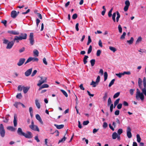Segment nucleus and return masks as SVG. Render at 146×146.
I'll list each match as a JSON object with an SVG mask.
<instances>
[{
  "mask_svg": "<svg viewBox=\"0 0 146 146\" xmlns=\"http://www.w3.org/2000/svg\"><path fill=\"white\" fill-rule=\"evenodd\" d=\"M43 63L46 65H47V62L46 61V59L45 58H44L43 59Z\"/></svg>",
  "mask_w": 146,
  "mask_h": 146,
  "instance_id": "59",
  "label": "nucleus"
},
{
  "mask_svg": "<svg viewBox=\"0 0 146 146\" xmlns=\"http://www.w3.org/2000/svg\"><path fill=\"white\" fill-rule=\"evenodd\" d=\"M135 90L133 89H131L129 90V93L131 95H133L134 93V91Z\"/></svg>",
  "mask_w": 146,
  "mask_h": 146,
  "instance_id": "53",
  "label": "nucleus"
},
{
  "mask_svg": "<svg viewBox=\"0 0 146 146\" xmlns=\"http://www.w3.org/2000/svg\"><path fill=\"white\" fill-rule=\"evenodd\" d=\"M137 141L138 142L140 143L141 141V138H140V135L138 134L136 135Z\"/></svg>",
  "mask_w": 146,
  "mask_h": 146,
  "instance_id": "29",
  "label": "nucleus"
},
{
  "mask_svg": "<svg viewBox=\"0 0 146 146\" xmlns=\"http://www.w3.org/2000/svg\"><path fill=\"white\" fill-rule=\"evenodd\" d=\"M118 30L120 33H121L122 32V29L120 25H118Z\"/></svg>",
  "mask_w": 146,
  "mask_h": 146,
  "instance_id": "52",
  "label": "nucleus"
},
{
  "mask_svg": "<svg viewBox=\"0 0 146 146\" xmlns=\"http://www.w3.org/2000/svg\"><path fill=\"white\" fill-rule=\"evenodd\" d=\"M38 59L37 58H33L32 57H30L27 60L26 62L25 63V64H27L31 61H33V62H37L38 61Z\"/></svg>",
  "mask_w": 146,
  "mask_h": 146,
  "instance_id": "7",
  "label": "nucleus"
},
{
  "mask_svg": "<svg viewBox=\"0 0 146 146\" xmlns=\"http://www.w3.org/2000/svg\"><path fill=\"white\" fill-rule=\"evenodd\" d=\"M141 40H142L141 37V36L139 37L136 41V44H138L139 42H140L141 41Z\"/></svg>",
  "mask_w": 146,
  "mask_h": 146,
  "instance_id": "39",
  "label": "nucleus"
},
{
  "mask_svg": "<svg viewBox=\"0 0 146 146\" xmlns=\"http://www.w3.org/2000/svg\"><path fill=\"white\" fill-rule=\"evenodd\" d=\"M8 42H9V41L8 40L4 39L3 40V43L4 44H6Z\"/></svg>",
  "mask_w": 146,
  "mask_h": 146,
  "instance_id": "63",
  "label": "nucleus"
},
{
  "mask_svg": "<svg viewBox=\"0 0 146 146\" xmlns=\"http://www.w3.org/2000/svg\"><path fill=\"white\" fill-rule=\"evenodd\" d=\"M115 75L119 78H121L122 76H123V73H119L118 74H115Z\"/></svg>",
  "mask_w": 146,
  "mask_h": 146,
  "instance_id": "36",
  "label": "nucleus"
},
{
  "mask_svg": "<svg viewBox=\"0 0 146 146\" xmlns=\"http://www.w3.org/2000/svg\"><path fill=\"white\" fill-rule=\"evenodd\" d=\"M101 53V51L100 50H97L96 53V55L97 56H100Z\"/></svg>",
  "mask_w": 146,
  "mask_h": 146,
  "instance_id": "49",
  "label": "nucleus"
},
{
  "mask_svg": "<svg viewBox=\"0 0 146 146\" xmlns=\"http://www.w3.org/2000/svg\"><path fill=\"white\" fill-rule=\"evenodd\" d=\"M8 33L14 35H19V34L18 31L13 30L9 31H8Z\"/></svg>",
  "mask_w": 146,
  "mask_h": 146,
  "instance_id": "14",
  "label": "nucleus"
},
{
  "mask_svg": "<svg viewBox=\"0 0 146 146\" xmlns=\"http://www.w3.org/2000/svg\"><path fill=\"white\" fill-rule=\"evenodd\" d=\"M33 53L34 55H36V56H38L39 52L37 50L35 49L33 51Z\"/></svg>",
  "mask_w": 146,
  "mask_h": 146,
  "instance_id": "31",
  "label": "nucleus"
},
{
  "mask_svg": "<svg viewBox=\"0 0 146 146\" xmlns=\"http://www.w3.org/2000/svg\"><path fill=\"white\" fill-rule=\"evenodd\" d=\"M123 130L121 129H119L117 131V133L118 135H120L123 133Z\"/></svg>",
  "mask_w": 146,
  "mask_h": 146,
  "instance_id": "45",
  "label": "nucleus"
},
{
  "mask_svg": "<svg viewBox=\"0 0 146 146\" xmlns=\"http://www.w3.org/2000/svg\"><path fill=\"white\" fill-rule=\"evenodd\" d=\"M66 139V138L65 136H64L62 139H61L59 140L58 142V143L62 142H63L65 141Z\"/></svg>",
  "mask_w": 146,
  "mask_h": 146,
  "instance_id": "50",
  "label": "nucleus"
},
{
  "mask_svg": "<svg viewBox=\"0 0 146 146\" xmlns=\"http://www.w3.org/2000/svg\"><path fill=\"white\" fill-rule=\"evenodd\" d=\"M122 104H119L117 106V108L118 109H120L122 107Z\"/></svg>",
  "mask_w": 146,
  "mask_h": 146,
  "instance_id": "60",
  "label": "nucleus"
},
{
  "mask_svg": "<svg viewBox=\"0 0 146 146\" xmlns=\"http://www.w3.org/2000/svg\"><path fill=\"white\" fill-rule=\"evenodd\" d=\"M116 13H113V15L112 16V19L114 21V22H115V17H116Z\"/></svg>",
  "mask_w": 146,
  "mask_h": 146,
  "instance_id": "33",
  "label": "nucleus"
},
{
  "mask_svg": "<svg viewBox=\"0 0 146 146\" xmlns=\"http://www.w3.org/2000/svg\"><path fill=\"white\" fill-rule=\"evenodd\" d=\"M27 35L26 33H21L20 35L15 36L13 41H14V43L15 41L18 43L19 40L26 39L27 38Z\"/></svg>",
  "mask_w": 146,
  "mask_h": 146,
  "instance_id": "1",
  "label": "nucleus"
},
{
  "mask_svg": "<svg viewBox=\"0 0 146 146\" xmlns=\"http://www.w3.org/2000/svg\"><path fill=\"white\" fill-rule=\"evenodd\" d=\"M89 123V121H84L83 123L84 125H86Z\"/></svg>",
  "mask_w": 146,
  "mask_h": 146,
  "instance_id": "61",
  "label": "nucleus"
},
{
  "mask_svg": "<svg viewBox=\"0 0 146 146\" xmlns=\"http://www.w3.org/2000/svg\"><path fill=\"white\" fill-rule=\"evenodd\" d=\"M125 6L124 8V10L125 11H127L130 5V3L129 0H126L125 2Z\"/></svg>",
  "mask_w": 146,
  "mask_h": 146,
  "instance_id": "10",
  "label": "nucleus"
},
{
  "mask_svg": "<svg viewBox=\"0 0 146 146\" xmlns=\"http://www.w3.org/2000/svg\"><path fill=\"white\" fill-rule=\"evenodd\" d=\"M113 10V8H112L109 11L108 13V16L109 17H111L112 16L111 13Z\"/></svg>",
  "mask_w": 146,
  "mask_h": 146,
  "instance_id": "46",
  "label": "nucleus"
},
{
  "mask_svg": "<svg viewBox=\"0 0 146 146\" xmlns=\"http://www.w3.org/2000/svg\"><path fill=\"white\" fill-rule=\"evenodd\" d=\"M127 135L128 137L130 138L132 137L131 133V129L130 127H128L127 129Z\"/></svg>",
  "mask_w": 146,
  "mask_h": 146,
  "instance_id": "12",
  "label": "nucleus"
},
{
  "mask_svg": "<svg viewBox=\"0 0 146 146\" xmlns=\"http://www.w3.org/2000/svg\"><path fill=\"white\" fill-rule=\"evenodd\" d=\"M25 50V48L24 47H23L19 50V52L20 53H21L24 51Z\"/></svg>",
  "mask_w": 146,
  "mask_h": 146,
  "instance_id": "62",
  "label": "nucleus"
},
{
  "mask_svg": "<svg viewBox=\"0 0 146 146\" xmlns=\"http://www.w3.org/2000/svg\"><path fill=\"white\" fill-rule=\"evenodd\" d=\"M29 88V87H24L23 88V91L25 94L26 93Z\"/></svg>",
  "mask_w": 146,
  "mask_h": 146,
  "instance_id": "26",
  "label": "nucleus"
},
{
  "mask_svg": "<svg viewBox=\"0 0 146 146\" xmlns=\"http://www.w3.org/2000/svg\"><path fill=\"white\" fill-rule=\"evenodd\" d=\"M63 93V94L66 97H67L68 96V95L67 93L64 90H60Z\"/></svg>",
  "mask_w": 146,
  "mask_h": 146,
  "instance_id": "40",
  "label": "nucleus"
},
{
  "mask_svg": "<svg viewBox=\"0 0 146 146\" xmlns=\"http://www.w3.org/2000/svg\"><path fill=\"white\" fill-rule=\"evenodd\" d=\"M117 17H116V21L117 22H118L119 21V18L120 17V15L118 11H117L116 12Z\"/></svg>",
  "mask_w": 146,
  "mask_h": 146,
  "instance_id": "27",
  "label": "nucleus"
},
{
  "mask_svg": "<svg viewBox=\"0 0 146 146\" xmlns=\"http://www.w3.org/2000/svg\"><path fill=\"white\" fill-rule=\"evenodd\" d=\"M16 97L18 99H21L22 97V96L21 93H19L17 95Z\"/></svg>",
  "mask_w": 146,
  "mask_h": 146,
  "instance_id": "43",
  "label": "nucleus"
},
{
  "mask_svg": "<svg viewBox=\"0 0 146 146\" xmlns=\"http://www.w3.org/2000/svg\"><path fill=\"white\" fill-rule=\"evenodd\" d=\"M9 115H8L6 116L5 117V119L3 120V122L5 123H7L9 121Z\"/></svg>",
  "mask_w": 146,
  "mask_h": 146,
  "instance_id": "48",
  "label": "nucleus"
},
{
  "mask_svg": "<svg viewBox=\"0 0 146 146\" xmlns=\"http://www.w3.org/2000/svg\"><path fill=\"white\" fill-rule=\"evenodd\" d=\"M120 100L119 98L117 99L114 102V104L117 105L119 103V101Z\"/></svg>",
  "mask_w": 146,
  "mask_h": 146,
  "instance_id": "58",
  "label": "nucleus"
},
{
  "mask_svg": "<svg viewBox=\"0 0 146 146\" xmlns=\"http://www.w3.org/2000/svg\"><path fill=\"white\" fill-rule=\"evenodd\" d=\"M17 15V14L16 11H13L11 13V16L13 18H15Z\"/></svg>",
  "mask_w": 146,
  "mask_h": 146,
  "instance_id": "15",
  "label": "nucleus"
},
{
  "mask_svg": "<svg viewBox=\"0 0 146 146\" xmlns=\"http://www.w3.org/2000/svg\"><path fill=\"white\" fill-rule=\"evenodd\" d=\"M119 113V111L118 110H117L115 112V114L116 115H118Z\"/></svg>",
  "mask_w": 146,
  "mask_h": 146,
  "instance_id": "64",
  "label": "nucleus"
},
{
  "mask_svg": "<svg viewBox=\"0 0 146 146\" xmlns=\"http://www.w3.org/2000/svg\"><path fill=\"white\" fill-rule=\"evenodd\" d=\"M144 94V93L143 92H141L138 88L136 89V98L137 100H138L140 99L142 101H143L145 98Z\"/></svg>",
  "mask_w": 146,
  "mask_h": 146,
  "instance_id": "2",
  "label": "nucleus"
},
{
  "mask_svg": "<svg viewBox=\"0 0 146 146\" xmlns=\"http://www.w3.org/2000/svg\"><path fill=\"white\" fill-rule=\"evenodd\" d=\"M36 117L37 119L38 120L41 124H43V122L42 119L38 114H37L36 115Z\"/></svg>",
  "mask_w": 146,
  "mask_h": 146,
  "instance_id": "20",
  "label": "nucleus"
},
{
  "mask_svg": "<svg viewBox=\"0 0 146 146\" xmlns=\"http://www.w3.org/2000/svg\"><path fill=\"white\" fill-rule=\"evenodd\" d=\"M77 15L75 13L72 16V18L73 19H76L77 17Z\"/></svg>",
  "mask_w": 146,
  "mask_h": 146,
  "instance_id": "56",
  "label": "nucleus"
},
{
  "mask_svg": "<svg viewBox=\"0 0 146 146\" xmlns=\"http://www.w3.org/2000/svg\"><path fill=\"white\" fill-rule=\"evenodd\" d=\"M49 87V86L47 84H43L42 86V88H48Z\"/></svg>",
  "mask_w": 146,
  "mask_h": 146,
  "instance_id": "54",
  "label": "nucleus"
},
{
  "mask_svg": "<svg viewBox=\"0 0 146 146\" xmlns=\"http://www.w3.org/2000/svg\"><path fill=\"white\" fill-rule=\"evenodd\" d=\"M92 49V47L91 45H90L89 46V47L88 49V54H89L91 52Z\"/></svg>",
  "mask_w": 146,
  "mask_h": 146,
  "instance_id": "44",
  "label": "nucleus"
},
{
  "mask_svg": "<svg viewBox=\"0 0 146 146\" xmlns=\"http://www.w3.org/2000/svg\"><path fill=\"white\" fill-rule=\"evenodd\" d=\"M108 96V93L107 92H105L104 94V96L103 97V99L104 101H106Z\"/></svg>",
  "mask_w": 146,
  "mask_h": 146,
  "instance_id": "30",
  "label": "nucleus"
},
{
  "mask_svg": "<svg viewBox=\"0 0 146 146\" xmlns=\"http://www.w3.org/2000/svg\"><path fill=\"white\" fill-rule=\"evenodd\" d=\"M104 80L105 81L107 79L108 75L107 72H105L104 73Z\"/></svg>",
  "mask_w": 146,
  "mask_h": 146,
  "instance_id": "37",
  "label": "nucleus"
},
{
  "mask_svg": "<svg viewBox=\"0 0 146 146\" xmlns=\"http://www.w3.org/2000/svg\"><path fill=\"white\" fill-rule=\"evenodd\" d=\"M144 88L141 89L142 92H143L144 95L146 96V82L143 83Z\"/></svg>",
  "mask_w": 146,
  "mask_h": 146,
  "instance_id": "18",
  "label": "nucleus"
},
{
  "mask_svg": "<svg viewBox=\"0 0 146 146\" xmlns=\"http://www.w3.org/2000/svg\"><path fill=\"white\" fill-rule=\"evenodd\" d=\"M20 104V102H16L13 105L16 108H18V106Z\"/></svg>",
  "mask_w": 146,
  "mask_h": 146,
  "instance_id": "42",
  "label": "nucleus"
},
{
  "mask_svg": "<svg viewBox=\"0 0 146 146\" xmlns=\"http://www.w3.org/2000/svg\"><path fill=\"white\" fill-rule=\"evenodd\" d=\"M118 135L116 132H114L112 135V138L113 139H115Z\"/></svg>",
  "mask_w": 146,
  "mask_h": 146,
  "instance_id": "24",
  "label": "nucleus"
},
{
  "mask_svg": "<svg viewBox=\"0 0 146 146\" xmlns=\"http://www.w3.org/2000/svg\"><path fill=\"white\" fill-rule=\"evenodd\" d=\"M100 77L98 76L96 82L92 81L90 84V85H92L93 87H95L97 85H98L99 82H100Z\"/></svg>",
  "mask_w": 146,
  "mask_h": 146,
  "instance_id": "4",
  "label": "nucleus"
},
{
  "mask_svg": "<svg viewBox=\"0 0 146 146\" xmlns=\"http://www.w3.org/2000/svg\"><path fill=\"white\" fill-rule=\"evenodd\" d=\"M120 95V92H117L115 93L113 96V98H115L118 97Z\"/></svg>",
  "mask_w": 146,
  "mask_h": 146,
  "instance_id": "41",
  "label": "nucleus"
},
{
  "mask_svg": "<svg viewBox=\"0 0 146 146\" xmlns=\"http://www.w3.org/2000/svg\"><path fill=\"white\" fill-rule=\"evenodd\" d=\"M32 70V68H31L28 70L25 73V75L26 76H29L31 74Z\"/></svg>",
  "mask_w": 146,
  "mask_h": 146,
  "instance_id": "16",
  "label": "nucleus"
},
{
  "mask_svg": "<svg viewBox=\"0 0 146 146\" xmlns=\"http://www.w3.org/2000/svg\"><path fill=\"white\" fill-rule=\"evenodd\" d=\"M34 35L33 33H31L29 35V40L30 43L31 45H33L34 43V40L33 38Z\"/></svg>",
  "mask_w": 146,
  "mask_h": 146,
  "instance_id": "8",
  "label": "nucleus"
},
{
  "mask_svg": "<svg viewBox=\"0 0 146 146\" xmlns=\"http://www.w3.org/2000/svg\"><path fill=\"white\" fill-rule=\"evenodd\" d=\"M90 62L92 66H93L95 64V59H92L90 61Z\"/></svg>",
  "mask_w": 146,
  "mask_h": 146,
  "instance_id": "34",
  "label": "nucleus"
},
{
  "mask_svg": "<svg viewBox=\"0 0 146 146\" xmlns=\"http://www.w3.org/2000/svg\"><path fill=\"white\" fill-rule=\"evenodd\" d=\"M14 44V41H12L11 42H9L7 43V44L6 47V48L9 49L11 48L13 45Z\"/></svg>",
  "mask_w": 146,
  "mask_h": 146,
  "instance_id": "13",
  "label": "nucleus"
},
{
  "mask_svg": "<svg viewBox=\"0 0 146 146\" xmlns=\"http://www.w3.org/2000/svg\"><path fill=\"white\" fill-rule=\"evenodd\" d=\"M29 128L34 131H39V129L38 127L34 125V123L33 120L31 121V125H29Z\"/></svg>",
  "mask_w": 146,
  "mask_h": 146,
  "instance_id": "3",
  "label": "nucleus"
},
{
  "mask_svg": "<svg viewBox=\"0 0 146 146\" xmlns=\"http://www.w3.org/2000/svg\"><path fill=\"white\" fill-rule=\"evenodd\" d=\"M40 79L37 85L38 86H40L42 84L46 82V78L45 77H40Z\"/></svg>",
  "mask_w": 146,
  "mask_h": 146,
  "instance_id": "5",
  "label": "nucleus"
},
{
  "mask_svg": "<svg viewBox=\"0 0 146 146\" xmlns=\"http://www.w3.org/2000/svg\"><path fill=\"white\" fill-rule=\"evenodd\" d=\"M17 116L16 114H14V119L13 120L14 125L15 127L17 125Z\"/></svg>",
  "mask_w": 146,
  "mask_h": 146,
  "instance_id": "19",
  "label": "nucleus"
},
{
  "mask_svg": "<svg viewBox=\"0 0 146 146\" xmlns=\"http://www.w3.org/2000/svg\"><path fill=\"white\" fill-rule=\"evenodd\" d=\"M37 71L36 70H34L31 76L33 77V76L35 75Z\"/></svg>",
  "mask_w": 146,
  "mask_h": 146,
  "instance_id": "57",
  "label": "nucleus"
},
{
  "mask_svg": "<svg viewBox=\"0 0 146 146\" xmlns=\"http://www.w3.org/2000/svg\"><path fill=\"white\" fill-rule=\"evenodd\" d=\"M35 104L37 108L38 109H40V105L37 99H36L35 100Z\"/></svg>",
  "mask_w": 146,
  "mask_h": 146,
  "instance_id": "21",
  "label": "nucleus"
},
{
  "mask_svg": "<svg viewBox=\"0 0 146 146\" xmlns=\"http://www.w3.org/2000/svg\"><path fill=\"white\" fill-rule=\"evenodd\" d=\"M5 130L2 124L0 125V133L2 137H4L5 134Z\"/></svg>",
  "mask_w": 146,
  "mask_h": 146,
  "instance_id": "6",
  "label": "nucleus"
},
{
  "mask_svg": "<svg viewBox=\"0 0 146 146\" xmlns=\"http://www.w3.org/2000/svg\"><path fill=\"white\" fill-rule=\"evenodd\" d=\"M115 79H113L111 81V82H110L109 85V87L113 85L114 83V82L115 81Z\"/></svg>",
  "mask_w": 146,
  "mask_h": 146,
  "instance_id": "35",
  "label": "nucleus"
},
{
  "mask_svg": "<svg viewBox=\"0 0 146 146\" xmlns=\"http://www.w3.org/2000/svg\"><path fill=\"white\" fill-rule=\"evenodd\" d=\"M25 60V59L24 58H20L18 62L17 63V65L19 66H22L24 63Z\"/></svg>",
  "mask_w": 146,
  "mask_h": 146,
  "instance_id": "11",
  "label": "nucleus"
},
{
  "mask_svg": "<svg viewBox=\"0 0 146 146\" xmlns=\"http://www.w3.org/2000/svg\"><path fill=\"white\" fill-rule=\"evenodd\" d=\"M54 125L56 127V128L58 129H62L64 127V125H58L55 124Z\"/></svg>",
  "mask_w": 146,
  "mask_h": 146,
  "instance_id": "23",
  "label": "nucleus"
},
{
  "mask_svg": "<svg viewBox=\"0 0 146 146\" xmlns=\"http://www.w3.org/2000/svg\"><path fill=\"white\" fill-rule=\"evenodd\" d=\"M111 103V101L110 98H109L108 102V105L109 106Z\"/></svg>",
  "mask_w": 146,
  "mask_h": 146,
  "instance_id": "51",
  "label": "nucleus"
},
{
  "mask_svg": "<svg viewBox=\"0 0 146 146\" xmlns=\"http://www.w3.org/2000/svg\"><path fill=\"white\" fill-rule=\"evenodd\" d=\"M103 127L104 128H106L108 127V124L106 122H104L103 123Z\"/></svg>",
  "mask_w": 146,
  "mask_h": 146,
  "instance_id": "55",
  "label": "nucleus"
},
{
  "mask_svg": "<svg viewBox=\"0 0 146 146\" xmlns=\"http://www.w3.org/2000/svg\"><path fill=\"white\" fill-rule=\"evenodd\" d=\"M17 132L18 134L20 135L24 136V135L25 133L23 132L22 129L20 128H18Z\"/></svg>",
  "mask_w": 146,
  "mask_h": 146,
  "instance_id": "17",
  "label": "nucleus"
},
{
  "mask_svg": "<svg viewBox=\"0 0 146 146\" xmlns=\"http://www.w3.org/2000/svg\"><path fill=\"white\" fill-rule=\"evenodd\" d=\"M109 49L110 50L113 51V52H115L117 50V49L115 48L112 46H110L109 47Z\"/></svg>",
  "mask_w": 146,
  "mask_h": 146,
  "instance_id": "32",
  "label": "nucleus"
},
{
  "mask_svg": "<svg viewBox=\"0 0 146 146\" xmlns=\"http://www.w3.org/2000/svg\"><path fill=\"white\" fill-rule=\"evenodd\" d=\"M88 58V57L87 56H85L83 60L84 63V64H86L87 62V60Z\"/></svg>",
  "mask_w": 146,
  "mask_h": 146,
  "instance_id": "28",
  "label": "nucleus"
},
{
  "mask_svg": "<svg viewBox=\"0 0 146 146\" xmlns=\"http://www.w3.org/2000/svg\"><path fill=\"white\" fill-rule=\"evenodd\" d=\"M133 37H131V38L129 40H127V42L129 44H131L133 43Z\"/></svg>",
  "mask_w": 146,
  "mask_h": 146,
  "instance_id": "22",
  "label": "nucleus"
},
{
  "mask_svg": "<svg viewBox=\"0 0 146 146\" xmlns=\"http://www.w3.org/2000/svg\"><path fill=\"white\" fill-rule=\"evenodd\" d=\"M142 82V80L140 78H139L138 81V84L140 88H141Z\"/></svg>",
  "mask_w": 146,
  "mask_h": 146,
  "instance_id": "38",
  "label": "nucleus"
},
{
  "mask_svg": "<svg viewBox=\"0 0 146 146\" xmlns=\"http://www.w3.org/2000/svg\"><path fill=\"white\" fill-rule=\"evenodd\" d=\"M126 35V33L125 32H123L122 35H121V36L120 38L121 39H124L125 38V36Z\"/></svg>",
  "mask_w": 146,
  "mask_h": 146,
  "instance_id": "47",
  "label": "nucleus"
},
{
  "mask_svg": "<svg viewBox=\"0 0 146 146\" xmlns=\"http://www.w3.org/2000/svg\"><path fill=\"white\" fill-rule=\"evenodd\" d=\"M7 129L11 131H14L15 130V128L13 127V126H9L7 127Z\"/></svg>",
  "mask_w": 146,
  "mask_h": 146,
  "instance_id": "25",
  "label": "nucleus"
},
{
  "mask_svg": "<svg viewBox=\"0 0 146 146\" xmlns=\"http://www.w3.org/2000/svg\"><path fill=\"white\" fill-rule=\"evenodd\" d=\"M25 137L30 139L33 137L32 134L31 132L27 131L26 133H24V136Z\"/></svg>",
  "mask_w": 146,
  "mask_h": 146,
  "instance_id": "9",
  "label": "nucleus"
}]
</instances>
